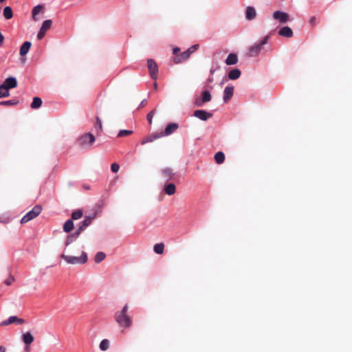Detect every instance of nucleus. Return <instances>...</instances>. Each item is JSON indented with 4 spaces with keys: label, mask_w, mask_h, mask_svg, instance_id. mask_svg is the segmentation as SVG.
<instances>
[{
    "label": "nucleus",
    "mask_w": 352,
    "mask_h": 352,
    "mask_svg": "<svg viewBox=\"0 0 352 352\" xmlns=\"http://www.w3.org/2000/svg\"><path fill=\"white\" fill-rule=\"evenodd\" d=\"M8 89L15 88L17 86L16 79L14 77H8L2 84Z\"/></svg>",
    "instance_id": "12"
},
{
    "label": "nucleus",
    "mask_w": 352,
    "mask_h": 352,
    "mask_svg": "<svg viewBox=\"0 0 352 352\" xmlns=\"http://www.w3.org/2000/svg\"><path fill=\"white\" fill-rule=\"evenodd\" d=\"M190 48L194 51L195 52L196 50H198L199 48V45L198 44H195V45H193L192 46L190 47Z\"/></svg>",
    "instance_id": "46"
},
{
    "label": "nucleus",
    "mask_w": 352,
    "mask_h": 352,
    "mask_svg": "<svg viewBox=\"0 0 352 352\" xmlns=\"http://www.w3.org/2000/svg\"><path fill=\"white\" fill-rule=\"evenodd\" d=\"M162 173L166 180L172 179L174 175L173 170L170 168H166L163 169L162 170Z\"/></svg>",
    "instance_id": "26"
},
{
    "label": "nucleus",
    "mask_w": 352,
    "mask_h": 352,
    "mask_svg": "<svg viewBox=\"0 0 352 352\" xmlns=\"http://www.w3.org/2000/svg\"><path fill=\"white\" fill-rule=\"evenodd\" d=\"M178 129V124L176 123L168 124L164 130V135H168L174 133Z\"/></svg>",
    "instance_id": "16"
},
{
    "label": "nucleus",
    "mask_w": 352,
    "mask_h": 352,
    "mask_svg": "<svg viewBox=\"0 0 352 352\" xmlns=\"http://www.w3.org/2000/svg\"><path fill=\"white\" fill-rule=\"evenodd\" d=\"M42 211V207L41 205H36L32 210L28 212L25 215H24L21 219V223H26L28 221L34 219L37 216L40 214Z\"/></svg>",
    "instance_id": "3"
},
{
    "label": "nucleus",
    "mask_w": 352,
    "mask_h": 352,
    "mask_svg": "<svg viewBox=\"0 0 352 352\" xmlns=\"http://www.w3.org/2000/svg\"><path fill=\"white\" fill-rule=\"evenodd\" d=\"M5 1V0H0V3L3 2V1Z\"/></svg>",
    "instance_id": "52"
},
{
    "label": "nucleus",
    "mask_w": 352,
    "mask_h": 352,
    "mask_svg": "<svg viewBox=\"0 0 352 352\" xmlns=\"http://www.w3.org/2000/svg\"><path fill=\"white\" fill-rule=\"evenodd\" d=\"M111 169L112 172L117 173L120 169V166L117 163H113L111 166Z\"/></svg>",
    "instance_id": "40"
},
{
    "label": "nucleus",
    "mask_w": 352,
    "mask_h": 352,
    "mask_svg": "<svg viewBox=\"0 0 352 352\" xmlns=\"http://www.w3.org/2000/svg\"><path fill=\"white\" fill-rule=\"evenodd\" d=\"M96 126L98 127L100 131L102 130V122L98 117L96 118Z\"/></svg>",
    "instance_id": "41"
},
{
    "label": "nucleus",
    "mask_w": 352,
    "mask_h": 352,
    "mask_svg": "<svg viewBox=\"0 0 352 352\" xmlns=\"http://www.w3.org/2000/svg\"><path fill=\"white\" fill-rule=\"evenodd\" d=\"M193 114L196 118L204 121L212 116V113L204 110H196L194 111Z\"/></svg>",
    "instance_id": "9"
},
{
    "label": "nucleus",
    "mask_w": 352,
    "mask_h": 352,
    "mask_svg": "<svg viewBox=\"0 0 352 352\" xmlns=\"http://www.w3.org/2000/svg\"><path fill=\"white\" fill-rule=\"evenodd\" d=\"M133 131L131 130H120L118 134V137H125L129 136L133 134Z\"/></svg>",
    "instance_id": "37"
},
{
    "label": "nucleus",
    "mask_w": 352,
    "mask_h": 352,
    "mask_svg": "<svg viewBox=\"0 0 352 352\" xmlns=\"http://www.w3.org/2000/svg\"><path fill=\"white\" fill-rule=\"evenodd\" d=\"M153 87H154V89H155V90H157V82H154Z\"/></svg>",
    "instance_id": "51"
},
{
    "label": "nucleus",
    "mask_w": 352,
    "mask_h": 352,
    "mask_svg": "<svg viewBox=\"0 0 352 352\" xmlns=\"http://www.w3.org/2000/svg\"><path fill=\"white\" fill-rule=\"evenodd\" d=\"M94 219V217H86L85 219L80 223L78 228H80V230H84L87 226H89L92 220Z\"/></svg>",
    "instance_id": "17"
},
{
    "label": "nucleus",
    "mask_w": 352,
    "mask_h": 352,
    "mask_svg": "<svg viewBox=\"0 0 352 352\" xmlns=\"http://www.w3.org/2000/svg\"><path fill=\"white\" fill-rule=\"evenodd\" d=\"M109 347V340L107 339H104L101 341L100 344V349L102 351H106Z\"/></svg>",
    "instance_id": "34"
},
{
    "label": "nucleus",
    "mask_w": 352,
    "mask_h": 352,
    "mask_svg": "<svg viewBox=\"0 0 352 352\" xmlns=\"http://www.w3.org/2000/svg\"><path fill=\"white\" fill-rule=\"evenodd\" d=\"M211 100V95L210 93L208 91H204L202 93V99L201 102H197V106H201L202 103L208 102Z\"/></svg>",
    "instance_id": "22"
},
{
    "label": "nucleus",
    "mask_w": 352,
    "mask_h": 352,
    "mask_svg": "<svg viewBox=\"0 0 352 352\" xmlns=\"http://www.w3.org/2000/svg\"><path fill=\"white\" fill-rule=\"evenodd\" d=\"M52 24V20H50V19L45 20L43 21L41 28L43 30V31L47 32L51 28Z\"/></svg>",
    "instance_id": "33"
},
{
    "label": "nucleus",
    "mask_w": 352,
    "mask_h": 352,
    "mask_svg": "<svg viewBox=\"0 0 352 352\" xmlns=\"http://www.w3.org/2000/svg\"><path fill=\"white\" fill-rule=\"evenodd\" d=\"M278 34L282 36L291 38L293 36V31L289 27L285 26L278 31Z\"/></svg>",
    "instance_id": "13"
},
{
    "label": "nucleus",
    "mask_w": 352,
    "mask_h": 352,
    "mask_svg": "<svg viewBox=\"0 0 352 352\" xmlns=\"http://www.w3.org/2000/svg\"><path fill=\"white\" fill-rule=\"evenodd\" d=\"M146 103H147L146 99L143 100L141 102V103H140V104L138 108L140 109V108H142V107H144L146 104Z\"/></svg>",
    "instance_id": "45"
},
{
    "label": "nucleus",
    "mask_w": 352,
    "mask_h": 352,
    "mask_svg": "<svg viewBox=\"0 0 352 352\" xmlns=\"http://www.w3.org/2000/svg\"><path fill=\"white\" fill-rule=\"evenodd\" d=\"M215 162L218 164H222L225 160V155L223 152L219 151L214 155Z\"/></svg>",
    "instance_id": "27"
},
{
    "label": "nucleus",
    "mask_w": 352,
    "mask_h": 352,
    "mask_svg": "<svg viewBox=\"0 0 352 352\" xmlns=\"http://www.w3.org/2000/svg\"><path fill=\"white\" fill-rule=\"evenodd\" d=\"M73 240H74V234H71V235L68 236L67 242H66V245H68L70 243H72L73 241Z\"/></svg>",
    "instance_id": "43"
},
{
    "label": "nucleus",
    "mask_w": 352,
    "mask_h": 352,
    "mask_svg": "<svg viewBox=\"0 0 352 352\" xmlns=\"http://www.w3.org/2000/svg\"><path fill=\"white\" fill-rule=\"evenodd\" d=\"M0 352H6V349L4 346H0Z\"/></svg>",
    "instance_id": "50"
},
{
    "label": "nucleus",
    "mask_w": 352,
    "mask_h": 352,
    "mask_svg": "<svg viewBox=\"0 0 352 352\" xmlns=\"http://www.w3.org/2000/svg\"><path fill=\"white\" fill-rule=\"evenodd\" d=\"M74 228V222L72 219H68L65 221V223L63 225V230L68 233L71 232Z\"/></svg>",
    "instance_id": "24"
},
{
    "label": "nucleus",
    "mask_w": 352,
    "mask_h": 352,
    "mask_svg": "<svg viewBox=\"0 0 352 352\" xmlns=\"http://www.w3.org/2000/svg\"><path fill=\"white\" fill-rule=\"evenodd\" d=\"M256 12L254 8L248 6L245 11V17L248 20H252L256 17Z\"/></svg>",
    "instance_id": "15"
},
{
    "label": "nucleus",
    "mask_w": 352,
    "mask_h": 352,
    "mask_svg": "<svg viewBox=\"0 0 352 352\" xmlns=\"http://www.w3.org/2000/svg\"><path fill=\"white\" fill-rule=\"evenodd\" d=\"M186 51L189 52L190 56L194 52V51L190 47L188 48Z\"/></svg>",
    "instance_id": "49"
},
{
    "label": "nucleus",
    "mask_w": 352,
    "mask_h": 352,
    "mask_svg": "<svg viewBox=\"0 0 352 352\" xmlns=\"http://www.w3.org/2000/svg\"><path fill=\"white\" fill-rule=\"evenodd\" d=\"M82 231L83 230H80V228H78L76 230V231L73 234H74V238L78 237Z\"/></svg>",
    "instance_id": "44"
},
{
    "label": "nucleus",
    "mask_w": 352,
    "mask_h": 352,
    "mask_svg": "<svg viewBox=\"0 0 352 352\" xmlns=\"http://www.w3.org/2000/svg\"><path fill=\"white\" fill-rule=\"evenodd\" d=\"M14 322L17 323L18 324H22L25 323V320L23 318H18L17 316H11L8 318V320L3 321L1 323V325L8 326Z\"/></svg>",
    "instance_id": "7"
},
{
    "label": "nucleus",
    "mask_w": 352,
    "mask_h": 352,
    "mask_svg": "<svg viewBox=\"0 0 352 352\" xmlns=\"http://www.w3.org/2000/svg\"><path fill=\"white\" fill-rule=\"evenodd\" d=\"M273 18L279 21L280 23H286L289 20V14L281 11H276L273 13Z\"/></svg>",
    "instance_id": "8"
},
{
    "label": "nucleus",
    "mask_w": 352,
    "mask_h": 352,
    "mask_svg": "<svg viewBox=\"0 0 352 352\" xmlns=\"http://www.w3.org/2000/svg\"><path fill=\"white\" fill-rule=\"evenodd\" d=\"M180 51V49L178 47H175L173 49V54H177Z\"/></svg>",
    "instance_id": "48"
},
{
    "label": "nucleus",
    "mask_w": 352,
    "mask_h": 352,
    "mask_svg": "<svg viewBox=\"0 0 352 352\" xmlns=\"http://www.w3.org/2000/svg\"><path fill=\"white\" fill-rule=\"evenodd\" d=\"M31 43L30 41H25L20 48V55L25 56L28 54V51L31 47Z\"/></svg>",
    "instance_id": "21"
},
{
    "label": "nucleus",
    "mask_w": 352,
    "mask_h": 352,
    "mask_svg": "<svg viewBox=\"0 0 352 352\" xmlns=\"http://www.w3.org/2000/svg\"><path fill=\"white\" fill-rule=\"evenodd\" d=\"M190 57L189 52L187 51H185L182 52L180 55L177 56L174 58L173 60L175 63H179L186 59H188Z\"/></svg>",
    "instance_id": "20"
},
{
    "label": "nucleus",
    "mask_w": 352,
    "mask_h": 352,
    "mask_svg": "<svg viewBox=\"0 0 352 352\" xmlns=\"http://www.w3.org/2000/svg\"><path fill=\"white\" fill-rule=\"evenodd\" d=\"M269 38L268 35L265 36L258 43L251 46L248 54V56L253 57L257 56L262 50L263 45L268 42Z\"/></svg>",
    "instance_id": "4"
},
{
    "label": "nucleus",
    "mask_w": 352,
    "mask_h": 352,
    "mask_svg": "<svg viewBox=\"0 0 352 352\" xmlns=\"http://www.w3.org/2000/svg\"><path fill=\"white\" fill-rule=\"evenodd\" d=\"M225 62L228 65H235L238 62V57L236 54L231 53L228 56Z\"/></svg>",
    "instance_id": "18"
},
{
    "label": "nucleus",
    "mask_w": 352,
    "mask_h": 352,
    "mask_svg": "<svg viewBox=\"0 0 352 352\" xmlns=\"http://www.w3.org/2000/svg\"><path fill=\"white\" fill-rule=\"evenodd\" d=\"M14 281V278L13 276L10 275V276L5 280L4 283L6 285H10Z\"/></svg>",
    "instance_id": "39"
},
{
    "label": "nucleus",
    "mask_w": 352,
    "mask_h": 352,
    "mask_svg": "<svg viewBox=\"0 0 352 352\" xmlns=\"http://www.w3.org/2000/svg\"><path fill=\"white\" fill-rule=\"evenodd\" d=\"M315 21H316V17L315 16H312L310 19V20H309V23L311 24V25H314Z\"/></svg>",
    "instance_id": "47"
},
{
    "label": "nucleus",
    "mask_w": 352,
    "mask_h": 352,
    "mask_svg": "<svg viewBox=\"0 0 352 352\" xmlns=\"http://www.w3.org/2000/svg\"><path fill=\"white\" fill-rule=\"evenodd\" d=\"M10 96L9 89L3 85H0V98L8 97Z\"/></svg>",
    "instance_id": "31"
},
{
    "label": "nucleus",
    "mask_w": 352,
    "mask_h": 352,
    "mask_svg": "<svg viewBox=\"0 0 352 352\" xmlns=\"http://www.w3.org/2000/svg\"><path fill=\"white\" fill-rule=\"evenodd\" d=\"M164 190L168 195H173L175 193L176 186L174 184L170 183L164 186Z\"/></svg>",
    "instance_id": "19"
},
{
    "label": "nucleus",
    "mask_w": 352,
    "mask_h": 352,
    "mask_svg": "<svg viewBox=\"0 0 352 352\" xmlns=\"http://www.w3.org/2000/svg\"><path fill=\"white\" fill-rule=\"evenodd\" d=\"M23 342L25 344V351L29 350V345L33 342L34 341V336L31 334L30 332H27L24 334H23L22 336Z\"/></svg>",
    "instance_id": "11"
},
{
    "label": "nucleus",
    "mask_w": 352,
    "mask_h": 352,
    "mask_svg": "<svg viewBox=\"0 0 352 352\" xmlns=\"http://www.w3.org/2000/svg\"><path fill=\"white\" fill-rule=\"evenodd\" d=\"M153 250L155 253L162 254L164 252V244L163 243H156L153 247Z\"/></svg>",
    "instance_id": "30"
},
{
    "label": "nucleus",
    "mask_w": 352,
    "mask_h": 352,
    "mask_svg": "<svg viewBox=\"0 0 352 352\" xmlns=\"http://www.w3.org/2000/svg\"><path fill=\"white\" fill-rule=\"evenodd\" d=\"M45 33L46 31H43V30L41 28L38 33L37 38L38 39H41L45 36Z\"/></svg>",
    "instance_id": "42"
},
{
    "label": "nucleus",
    "mask_w": 352,
    "mask_h": 352,
    "mask_svg": "<svg viewBox=\"0 0 352 352\" xmlns=\"http://www.w3.org/2000/svg\"><path fill=\"white\" fill-rule=\"evenodd\" d=\"M163 136V133H155V134H152L151 135H148V137L145 138L144 139H143L141 142V144H145L146 143H148V142H153L154 140L161 138Z\"/></svg>",
    "instance_id": "14"
},
{
    "label": "nucleus",
    "mask_w": 352,
    "mask_h": 352,
    "mask_svg": "<svg viewBox=\"0 0 352 352\" xmlns=\"http://www.w3.org/2000/svg\"><path fill=\"white\" fill-rule=\"evenodd\" d=\"M60 258H63L65 262L68 264L71 265H78V264H84L87 263L88 257L87 254L85 252L82 251L80 256H71L67 255L65 254H62L60 255Z\"/></svg>",
    "instance_id": "2"
},
{
    "label": "nucleus",
    "mask_w": 352,
    "mask_h": 352,
    "mask_svg": "<svg viewBox=\"0 0 352 352\" xmlns=\"http://www.w3.org/2000/svg\"><path fill=\"white\" fill-rule=\"evenodd\" d=\"M128 309V305H125L121 311H118L115 314V320L123 327H129L132 324V320L127 315Z\"/></svg>",
    "instance_id": "1"
},
{
    "label": "nucleus",
    "mask_w": 352,
    "mask_h": 352,
    "mask_svg": "<svg viewBox=\"0 0 352 352\" xmlns=\"http://www.w3.org/2000/svg\"><path fill=\"white\" fill-rule=\"evenodd\" d=\"M82 217V210H78L72 213V219L74 220H77L80 219Z\"/></svg>",
    "instance_id": "35"
},
{
    "label": "nucleus",
    "mask_w": 352,
    "mask_h": 352,
    "mask_svg": "<svg viewBox=\"0 0 352 352\" xmlns=\"http://www.w3.org/2000/svg\"><path fill=\"white\" fill-rule=\"evenodd\" d=\"M95 140V137L92 133H87L80 136L77 142L80 147L85 148L91 146Z\"/></svg>",
    "instance_id": "5"
},
{
    "label": "nucleus",
    "mask_w": 352,
    "mask_h": 352,
    "mask_svg": "<svg viewBox=\"0 0 352 352\" xmlns=\"http://www.w3.org/2000/svg\"><path fill=\"white\" fill-rule=\"evenodd\" d=\"M241 71L238 69H232L229 73H228V78L230 79V80H236L238 79L240 76H241Z\"/></svg>",
    "instance_id": "23"
},
{
    "label": "nucleus",
    "mask_w": 352,
    "mask_h": 352,
    "mask_svg": "<svg viewBox=\"0 0 352 352\" xmlns=\"http://www.w3.org/2000/svg\"><path fill=\"white\" fill-rule=\"evenodd\" d=\"M155 112V109L151 111L150 113H148L147 114V120H148V122L149 124H152V121H153V115Z\"/></svg>",
    "instance_id": "38"
},
{
    "label": "nucleus",
    "mask_w": 352,
    "mask_h": 352,
    "mask_svg": "<svg viewBox=\"0 0 352 352\" xmlns=\"http://www.w3.org/2000/svg\"><path fill=\"white\" fill-rule=\"evenodd\" d=\"M18 102H19L18 100L13 99V100H10L1 102L0 105L11 106V105H15V104H18Z\"/></svg>",
    "instance_id": "36"
},
{
    "label": "nucleus",
    "mask_w": 352,
    "mask_h": 352,
    "mask_svg": "<svg viewBox=\"0 0 352 352\" xmlns=\"http://www.w3.org/2000/svg\"><path fill=\"white\" fill-rule=\"evenodd\" d=\"M106 257V254L102 252H98L94 258V261L96 263L102 262Z\"/></svg>",
    "instance_id": "32"
},
{
    "label": "nucleus",
    "mask_w": 352,
    "mask_h": 352,
    "mask_svg": "<svg viewBox=\"0 0 352 352\" xmlns=\"http://www.w3.org/2000/svg\"><path fill=\"white\" fill-rule=\"evenodd\" d=\"M27 351V352H29V351H28H28Z\"/></svg>",
    "instance_id": "53"
},
{
    "label": "nucleus",
    "mask_w": 352,
    "mask_h": 352,
    "mask_svg": "<svg viewBox=\"0 0 352 352\" xmlns=\"http://www.w3.org/2000/svg\"><path fill=\"white\" fill-rule=\"evenodd\" d=\"M44 9L43 6L42 5H37L36 6L33 10H32V19L34 21H37V18H36V15L41 12V11H43Z\"/></svg>",
    "instance_id": "25"
},
{
    "label": "nucleus",
    "mask_w": 352,
    "mask_h": 352,
    "mask_svg": "<svg viewBox=\"0 0 352 352\" xmlns=\"http://www.w3.org/2000/svg\"><path fill=\"white\" fill-rule=\"evenodd\" d=\"M147 66L152 79L156 80L157 78L158 67L155 61L153 59L147 60Z\"/></svg>",
    "instance_id": "6"
},
{
    "label": "nucleus",
    "mask_w": 352,
    "mask_h": 352,
    "mask_svg": "<svg viewBox=\"0 0 352 352\" xmlns=\"http://www.w3.org/2000/svg\"><path fill=\"white\" fill-rule=\"evenodd\" d=\"M223 101L225 103H228L234 94V87H226L224 89Z\"/></svg>",
    "instance_id": "10"
},
{
    "label": "nucleus",
    "mask_w": 352,
    "mask_h": 352,
    "mask_svg": "<svg viewBox=\"0 0 352 352\" xmlns=\"http://www.w3.org/2000/svg\"><path fill=\"white\" fill-rule=\"evenodd\" d=\"M3 16L6 19H10L13 16L12 10L10 6H6L3 9Z\"/></svg>",
    "instance_id": "29"
},
{
    "label": "nucleus",
    "mask_w": 352,
    "mask_h": 352,
    "mask_svg": "<svg viewBox=\"0 0 352 352\" xmlns=\"http://www.w3.org/2000/svg\"><path fill=\"white\" fill-rule=\"evenodd\" d=\"M42 104V100L39 97H34L33 98V101L31 103V108L32 109H38L39 108Z\"/></svg>",
    "instance_id": "28"
}]
</instances>
